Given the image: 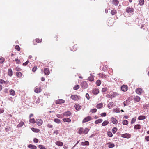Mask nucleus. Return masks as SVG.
<instances>
[{"instance_id": "6e6552de", "label": "nucleus", "mask_w": 149, "mask_h": 149, "mask_svg": "<svg viewBox=\"0 0 149 149\" xmlns=\"http://www.w3.org/2000/svg\"><path fill=\"white\" fill-rule=\"evenodd\" d=\"M121 89L123 91L125 92L128 89V87L126 85H123L121 87Z\"/></svg>"}, {"instance_id": "a18cd8bd", "label": "nucleus", "mask_w": 149, "mask_h": 149, "mask_svg": "<svg viewBox=\"0 0 149 149\" xmlns=\"http://www.w3.org/2000/svg\"><path fill=\"white\" fill-rule=\"evenodd\" d=\"M144 3V0H140L139 2V4L140 6L143 5Z\"/></svg>"}, {"instance_id": "f03ea898", "label": "nucleus", "mask_w": 149, "mask_h": 149, "mask_svg": "<svg viewBox=\"0 0 149 149\" xmlns=\"http://www.w3.org/2000/svg\"><path fill=\"white\" fill-rule=\"evenodd\" d=\"M92 120V118L90 116H88L85 118L83 120L82 123H85Z\"/></svg>"}, {"instance_id": "2eb2a0df", "label": "nucleus", "mask_w": 149, "mask_h": 149, "mask_svg": "<svg viewBox=\"0 0 149 149\" xmlns=\"http://www.w3.org/2000/svg\"><path fill=\"white\" fill-rule=\"evenodd\" d=\"M42 90L41 88L39 87L36 88L34 90V92L36 93H38L41 92Z\"/></svg>"}, {"instance_id": "09e8293b", "label": "nucleus", "mask_w": 149, "mask_h": 149, "mask_svg": "<svg viewBox=\"0 0 149 149\" xmlns=\"http://www.w3.org/2000/svg\"><path fill=\"white\" fill-rule=\"evenodd\" d=\"M101 82L100 80H97L96 82V84L98 86H99L101 84Z\"/></svg>"}, {"instance_id": "e433bc0d", "label": "nucleus", "mask_w": 149, "mask_h": 149, "mask_svg": "<svg viewBox=\"0 0 149 149\" xmlns=\"http://www.w3.org/2000/svg\"><path fill=\"white\" fill-rule=\"evenodd\" d=\"M117 130V128L116 127H114L112 129V131L113 134H115Z\"/></svg>"}, {"instance_id": "49530a36", "label": "nucleus", "mask_w": 149, "mask_h": 149, "mask_svg": "<svg viewBox=\"0 0 149 149\" xmlns=\"http://www.w3.org/2000/svg\"><path fill=\"white\" fill-rule=\"evenodd\" d=\"M117 13L116 10H113L111 11V14L112 15H114Z\"/></svg>"}, {"instance_id": "c756f323", "label": "nucleus", "mask_w": 149, "mask_h": 149, "mask_svg": "<svg viewBox=\"0 0 149 149\" xmlns=\"http://www.w3.org/2000/svg\"><path fill=\"white\" fill-rule=\"evenodd\" d=\"M55 144L60 146H62L63 145V143L62 142L60 141H56L55 142Z\"/></svg>"}, {"instance_id": "338daca9", "label": "nucleus", "mask_w": 149, "mask_h": 149, "mask_svg": "<svg viewBox=\"0 0 149 149\" xmlns=\"http://www.w3.org/2000/svg\"><path fill=\"white\" fill-rule=\"evenodd\" d=\"M15 70L16 71H21V69L19 67H17L15 68Z\"/></svg>"}, {"instance_id": "cd10ccee", "label": "nucleus", "mask_w": 149, "mask_h": 149, "mask_svg": "<svg viewBox=\"0 0 149 149\" xmlns=\"http://www.w3.org/2000/svg\"><path fill=\"white\" fill-rule=\"evenodd\" d=\"M102 121L103 120L102 119H99L95 121V124H97L101 123Z\"/></svg>"}, {"instance_id": "bf43d9fd", "label": "nucleus", "mask_w": 149, "mask_h": 149, "mask_svg": "<svg viewBox=\"0 0 149 149\" xmlns=\"http://www.w3.org/2000/svg\"><path fill=\"white\" fill-rule=\"evenodd\" d=\"M5 83L6 84V82H5L2 79H0V83L3 84Z\"/></svg>"}, {"instance_id": "c9c22d12", "label": "nucleus", "mask_w": 149, "mask_h": 149, "mask_svg": "<svg viewBox=\"0 0 149 149\" xmlns=\"http://www.w3.org/2000/svg\"><path fill=\"white\" fill-rule=\"evenodd\" d=\"M29 121L30 123H35L36 122L35 119L34 118H30Z\"/></svg>"}, {"instance_id": "aec40b11", "label": "nucleus", "mask_w": 149, "mask_h": 149, "mask_svg": "<svg viewBox=\"0 0 149 149\" xmlns=\"http://www.w3.org/2000/svg\"><path fill=\"white\" fill-rule=\"evenodd\" d=\"M103 107V104L102 103H100L98 104L96 106V107L98 109H100Z\"/></svg>"}, {"instance_id": "c85d7f7f", "label": "nucleus", "mask_w": 149, "mask_h": 149, "mask_svg": "<svg viewBox=\"0 0 149 149\" xmlns=\"http://www.w3.org/2000/svg\"><path fill=\"white\" fill-rule=\"evenodd\" d=\"M146 118V117L144 116L141 115L139 116L138 118V119L139 120L145 119Z\"/></svg>"}, {"instance_id": "4be33fe9", "label": "nucleus", "mask_w": 149, "mask_h": 149, "mask_svg": "<svg viewBox=\"0 0 149 149\" xmlns=\"http://www.w3.org/2000/svg\"><path fill=\"white\" fill-rule=\"evenodd\" d=\"M63 120L64 122L70 123L71 122V120L68 118H64Z\"/></svg>"}, {"instance_id": "423d86ee", "label": "nucleus", "mask_w": 149, "mask_h": 149, "mask_svg": "<svg viewBox=\"0 0 149 149\" xmlns=\"http://www.w3.org/2000/svg\"><path fill=\"white\" fill-rule=\"evenodd\" d=\"M81 86L83 89L86 88L88 87V84L86 81H83L81 83Z\"/></svg>"}, {"instance_id": "7c9ffc66", "label": "nucleus", "mask_w": 149, "mask_h": 149, "mask_svg": "<svg viewBox=\"0 0 149 149\" xmlns=\"http://www.w3.org/2000/svg\"><path fill=\"white\" fill-rule=\"evenodd\" d=\"M81 106H80L78 104H75V109L77 110H79L81 109Z\"/></svg>"}, {"instance_id": "a878e982", "label": "nucleus", "mask_w": 149, "mask_h": 149, "mask_svg": "<svg viewBox=\"0 0 149 149\" xmlns=\"http://www.w3.org/2000/svg\"><path fill=\"white\" fill-rule=\"evenodd\" d=\"M134 100L135 101L138 102L140 101V98L139 96H136L134 98Z\"/></svg>"}, {"instance_id": "13d9d810", "label": "nucleus", "mask_w": 149, "mask_h": 149, "mask_svg": "<svg viewBox=\"0 0 149 149\" xmlns=\"http://www.w3.org/2000/svg\"><path fill=\"white\" fill-rule=\"evenodd\" d=\"M4 111V108H0V114L3 113Z\"/></svg>"}, {"instance_id": "5701e85b", "label": "nucleus", "mask_w": 149, "mask_h": 149, "mask_svg": "<svg viewBox=\"0 0 149 149\" xmlns=\"http://www.w3.org/2000/svg\"><path fill=\"white\" fill-rule=\"evenodd\" d=\"M31 130L34 132L36 133H38L40 131V130L38 129L35 128L33 127H32L31 128Z\"/></svg>"}, {"instance_id": "dca6fc26", "label": "nucleus", "mask_w": 149, "mask_h": 149, "mask_svg": "<svg viewBox=\"0 0 149 149\" xmlns=\"http://www.w3.org/2000/svg\"><path fill=\"white\" fill-rule=\"evenodd\" d=\"M99 92V90L97 88L94 89H93L92 91L93 93L95 95L97 94Z\"/></svg>"}, {"instance_id": "ea45409f", "label": "nucleus", "mask_w": 149, "mask_h": 149, "mask_svg": "<svg viewBox=\"0 0 149 149\" xmlns=\"http://www.w3.org/2000/svg\"><path fill=\"white\" fill-rule=\"evenodd\" d=\"M54 121L55 122H56L58 124L60 123H61L60 120L58 118L55 119H54Z\"/></svg>"}, {"instance_id": "052dcab7", "label": "nucleus", "mask_w": 149, "mask_h": 149, "mask_svg": "<svg viewBox=\"0 0 149 149\" xmlns=\"http://www.w3.org/2000/svg\"><path fill=\"white\" fill-rule=\"evenodd\" d=\"M37 69V67L36 66H34L33 68H32V71L33 72H35Z\"/></svg>"}, {"instance_id": "20e7f679", "label": "nucleus", "mask_w": 149, "mask_h": 149, "mask_svg": "<svg viewBox=\"0 0 149 149\" xmlns=\"http://www.w3.org/2000/svg\"><path fill=\"white\" fill-rule=\"evenodd\" d=\"M131 136V135L128 133H125L121 135V137L127 139L130 138Z\"/></svg>"}, {"instance_id": "6e6d98bb", "label": "nucleus", "mask_w": 149, "mask_h": 149, "mask_svg": "<svg viewBox=\"0 0 149 149\" xmlns=\"http://www.w3.org/2000/svg\"><path fill=\"white\" fill-rule=\"evenodd\" d=\"M113 111L115 112H120L119 109L118 108H116L113 110Z\"/></svg>"}, {"instance_id": "0e129e2a", "label": "nucleus", "mask_w": 149, "mask_h": 149, "mask_svg": "<svg viewBox=\"0 0 149 149\" xmlns=\"http://www.w3.org/2000/svg\"><path fill=\"white\" fill-rule=\"evenodd\" d=\"M145 139L147 141H149V136H146L145 137Z\"/></svg>"}, {"instance_id": "c03bdc74", "label": "nucleus", "mask_w": 149, "mask_h": 149, "mask_svg": "<svg viewBox=\"0 0 149 149\" xmlns=\"http://www.w3.org/2000/svg\"><path fill=\"white\" fill-rule=\"evenodd\" d=\"M38 147V148L40 149H47L45 148L44 146L42 145H39Z\"/></svg>"}, {"instance_id": "5fc2aeb1", "label": "nucleus", "mask_w": 149, "mask_h": 149, "mask_svg": "<svg viewBox=\"0 0 149 149\" xmlns=\"http://www.w3.org/2000/svg\"><path fill=\"white\" fill-rule=\"evenodd\" d=\"M15 49L18 51H19L20 50V48L19 46L17 45L15 46Z\"/></svg>"}, {"instance_id": "864d4df0", "label": "nucleus", "mask_w": 149, "mask_h": 149, "mask_svg": "<svg viewBox=\"0 0 149 149\" xmlns=\"http://www.w3.org/2000/svg\"><path fill=\"white\" fill-rule=\"evenodd\" d=\"M58 35H55V36H54V38H53L54 40L55 41H58Z\"/></svg>"}, {"instance_id": "f704fd0d", "label": "nucleus", "mask_w": 149, "mask_h": 149, "mask_svg": "<svg viewBox=\"0 0 149 149\" xmlns=\"http://www.w3.org/2000/svg\"><path fill=\"white\" fill-rule=\"evenodd\" d=\"M40 99L39 97L35 99L34 102L36 104L39 103L40 102Z\"/></svg>"}, {"instance_id": "9b49d317", "label": "nucleus", "mask_w": 149, "mask_h": 149, "mask_svg": "<svg viewBox=\"0 0 149 149\" xmlns=\"http://www.w3.org/2000/svg\"><path fill=\"white\" fill-rule=\"evenodd\" d=\"M44 72L45 74L47 75L49 74L50 73L49 70L47 68H45L44 69Z\"/></svg>"}, {"instance_id": "7ed1b4c3", "label": "nucleus", "mask_w": 149, "mask_h": 149, "mask_svg": "<svg viewBox=\"0 0 149 149\" xmlns=\"http://www.w3.org/2000/svg\"><path fill=\"white\" fill-rule=\"evenodd\" d=\"M5 131L8 133V134L10 132H13V129L11 127L9 126H6L5 129Z\"/></svg>"}, {"instance_id": "f257e3e1", "label": "nucleus", "mask_w": 149, "mask_h": 149, "mask_svg": "<svg viewBox=\"0 0 149 149\" xmlns=\"http://www.w3.org/2000/svg\"><path fill=\"white\" fill-rule=\"evenodd\" d=\"M89 131V130L88 128H85L84 129L82 128H80L79 130V133L81 134H87Z\"/></svg>"}, {"instance_id": "3c124183", "label": "nucleus", "mask_w": 149, "mask_h": 149, "mask_svg": "<svg viewBox=\"0 0 149 149\" xmlns=\"http://www.w3.org/2000/svg\"><path fill=\"white\" fill-rule=\"evenodd\" d=\"M97 111V109L95 108L91 109L90 111V112L92 113H95Z\"/></svg>"}, {"instance_id": "0eeeda50", "label": "nucleus", "mask_w": 149, "mask_h": 149, "mask_svg": "<svg viewBox=\"0 0 149 149\" xmlns=\"http://www.w3.org/2000/svg\"><path fill=\"white\" fill-rule=\"evenodd\" d=\"M126 11L128 13H131L134 11V10L133 8L130 7H128L126 8Z\"/></svg>"}, {"instance_id": "393cba45", "label": "nucleus", "mask_w": 149, "mask_h": 149, "mask_svg": "<svg viewBox=\"0 0 149 149\" xmlns=\"http://www.w3.org/2000/svg\"><path fill=\"white\" fill-rule=\"evenodd\" d=\"M9 92L10 94L12 95V96H14L15 95V91L12 89H11L9 91Z\"/></svg>"}, {"instance_id": "6ab92c4d", "label": "nucleus", "mask_w": 149, "mask_h": 149, "mask_svg": "<svg viewBox=\"0 0 149 149\" xmlns=\"http://www.w3.org/2000/svg\"><path fill=\"white\" fill-rule=\"evenodd\" d=\"M28 147L29 148L32 149H36L37 147L34 145L32 144H29L28 146Z\"/></svg>"}, {"instance_id": "680f3d73", "label": "nucleus", "mask_w": 149, "mask_h": 149, "mask_svg": "<svg viewBox=\"0 0 149 149\" xmlns=\"http://www.w3.org/2000/svg\"><path fill=\"white\" fill-rule=\"evenodd\" d=\"M107 88H103L102 89V91L103 92H105L107 90Z\"/></svg>"}, {"instance_id": "f3484780", "label": "nucleus", "mask_w": 149, "mask_h": 149, "mask_svg": "<svg viewBox=\"0 0 149 149\" xmlns=\"http://www.w3.org/2000/svg\"><path fill=\"white\" fill-rule=\"evenodd\" d=\"M136 92L138 94L140 95L142 92V90L141 88H138L136 89Z\"/></svg>"}, {"instance_id": "b1692460", "label": "nucleus", "mask_w": 149, "mask_h": 149, "mask_svg": "<svg viewBox=\"0 0 149 149\" xmlns=\"http://www.w3.org/2000/svg\"><path fill=\"white\" fill-rule=\"evenodd\" d=\"M119 3V1L117 0H113L112 3L115 6H117Z\"/></svg>"}, {"instance_id": "39448f33", "label": "nucleus", "mask_w": 149, "mask_h": 149, "mask_svg": "<svg viewBox=\"0 0 149 149\" xmlns=\"http://www.w3.org/2000/svg\"><path fill=\"white\" fill-rule=\"evenodd\" d=\"M110 95L109 97L112 98L119 95V94L117 92H113V93L110 94Z\"/></svg>"}, {"instance_id": "1a4fd4ad", "label": "nucleus", "mask_w": 149, "mask_h": 149, "mask_svg": "<svg viewBox=\"0 0 149 149\" xmlns=\"http://www.w3.org/2000/svg\"><path fill=\"white\" fill-rule=\"evenodd\" d=\"M65 101L63 99H58L56 100V104H61L65 103Z\"/></svg>"}, {"instance_id": "4468645a", "label": "nucleus", "mask_w": 149, "mask_h": 149, "mask_svg": "<svg viewBox=\"0 0 149 149\" xmlns=\"http://www.w3.org/2000/svg\"><path fill=\"white\" fill-rule=\"evenodd\" d=\"M70 50L73 51H76L77 49V46L76 45H74V46L70 47Z\"/></svg>"}, {"instance_id": "de8ad7c7", "label": "nucleus", "mask_w": 149, "mask_h": 149, "mask_svg": "<svg viewBox=\"0 0 149 149\" xmlns=\"http://www.w3.org/2000/svg\"><path fill=\"white\" fill-rule=\"evenodd\" d=\"M42 41V39H40L38 38H37L36 39V41L37 43H40Z\"/></svg>"}, {"instance_id": "58836bf2", "label": "nucleus", "mask_w": 149, "mask_h": 149, "mask_svg": "<svg viewBox=\"0 0 149 149\" xmlns=\"http://www.w3.org/2000/svg\"><path fill=\"white\" fill-rule=\"evenodd\" d=\"M107 135L109 137H112L113 136V134L111 131H108L107 133Z\"/></svg>"}, {"instance_id": "69168bd1", "label": "nucleus", "mask_w": 149, "mask_h": 149, "mask_svg": "<svg viewBox=\"0 0 149 149\" xmlns=\"http://www.w3.org/2000/svg\"><path fill=\"white\" fill-rule=\"evenodd\" d=\"M136 120V119L135 118H133L131 120V123L132 124H133V123H134L135 122Z\"/></svg>"}, {"instance_id": "774afa93", "label": "nucleus", "mask_w": 149, "mask_h": 149, "mask_svg": "<svg viewBox=\"0 0 149 149\" xmlns=\"http://www.w3.org/2000/svg\"><path fill=\"white\" fill-rule=\"evenodd\" d=\"M100 115L102 117H105L106 116V113H102Z\"/></svg>"}, {"instance_id": "603ef678", "label": "nucleus", "mask_w": 149, "mask_h": 149, "mask_svg": "<svg viewBox=\"0 0 149 149\" xmlns=\"http://www.w3.org/2000/svg\"><path fill=\"white\" fill-rule=\"evenodd\" d=\"M89 80L90 81H93L94 80V78L92 76H90L88 77Z\"/></svg>"}, {"instance_id": "9d476101", "label": "nucleus", "mask_w": 149, "mask_h": 149, "mask_svg": "<svg viewBox=\"0 0 149 149\" xmlns=\"http://www.w3.org/2000/svg\"><path fill=\"white\" fill-rule=\"evenodd\" d=\"M72 115V113L71 112L69 111H67L64 112L63 113V115L65 117L70 116Z\"/></svg>"}, {"instance_id": "4c0bfd02", "label": "nucleus", "mask_w": 149, "mask_h": 149, "mask_svg": "<svg viewBox=\"0 0 149 149\" xmlns=\"http://www.w3.org/2000/svg\"><path fill=\"white\" fill-rule=\"evenodd\" d=\"M79 86L78 85H75L73 89L74 90H77L79 88Z\"/></svg>"}, {"instance_id": "4d7b16f0", "label": "nucleus", "mask_w": 149, "mask_h": 149, "mask_svg": "<svg viewBox=\"0 0 149 149\" xmlns=\"http://www.w3.org/2000/svg\"><path fill=\"white\" fill-rule=\"evenodd\" d=\"M112 103H111V102L109 103L108 105V107L109 109L111 108L112 107Z\"/></svg>"}, {"instance_id": "f8f14e48", "label": "nucleus", "mask_w": 149, "mask_h": 149, "mask_svg": "<svg viewBox=\"0 0 149 149\" xmlns=\"http://www.w3.org/2000/svg\"><path fill=\"white\" fill-rule=\"evenodd\" d=\"M36 123L37 125L40 126L42 123V121L41 119H38L36 120Z\"/></svg>"}, {"instance_id": "79ce46f5", "label": "nucleus", "mask_w": 149, "mask_h": 149, "mask_svg": "<svg viewBox=\"0 0 149 149\" xmlns=\"http://www.w3.org/2000/svg\"><path fill=\"white\" fill-rule=\"evenodd\" d=\"M24 124V122L23 121H21L19 124L17 125V127H20L22 126Z\"/></svg>"}, {"instance_id": "412c9836", "label": "nucleus", "mask_w": 149, "mask_h": 149, "mask_svg": "<svg viewBox=\"0 0 149 149\" xmlns=\"http://www.w3.org/2000/svg\"><path fill=\"white\" fill-rule=\"evenodd\" d=\"M111 120L112 123L114 124H116L118 123L117 120L114 118L112 117L111 118Z\"/></svg>"}, {"instance_id": "e2e57ef3", "label": "nucleus", "mask_w": 149, "mask_h": 149, "mask_svg": "<svg viewBox=\"0 0 149 149\" xmlns=\"http://www.w3.org/2000/svg\"><path fill=\"white\" fill-rule=\"evenodd\" d=\"M15 61H16L17 63L19 64L20 63V60L18 59V58H16L15 59Z\"/></svg>"}, {"instance_id": "2f4dec72", "label": "nucleus", "mask_w": 149, "mask_h": 149, "mask_svg": "<svg viewBox=\"0 0 149 149\" xmlns=\"http://www.w3.org/2000/svg\"><path fill=\"white\" fill-rule=\"evenodd\" d=\"M109 123V122L107 120H105L102 123V126H105L108 124Z\"/></svg>"}, {"instance_id": "8fccbe9b", "label": "nucleus", "mask_w": 149, "mask_h": 149, "mask_svg": "<svg viewBox=\"0 0 149 149\" xmlns=\"http://www.w3.org/2000/svg\"><path fill=\"white\" fill-rule=\"evenodd\" d=\"M109 144L108 146V147L109 148H112L114 147L115 146V145L113 143H108Z\"/></svg>"}, {"instance_id": "37998d69", "label": "nucleus", "mask_w": 149, "mask_h": 149, "mask_svg": "<svg viewBox=\"0 0 149 149\" xmlns=\"http://www.w3.org/2000/svg\"><path fill=\"white\" fill-rule=\"evenodd\" d=\"M128 122L127 120H125L122 122L123 124L124 125H126L128 124Z\"/></svg>"}, {"instance_id": "a211bd4d", "label": "nucleus", "mask_w": 149, "mask_h": 149, "mask_svg": "<svg viewBox=\"0 0 149 149\" xmlns=\"http://www.w3.org/2000/svg\"><path fill=\"white\" fill-rule=\"evenodd\" d=\"M8 74L10 77H11L13 75V71L11 69H9L8 71Z\"/></svg>"}, {"instance_id": "473e14b6", "label": "nucleus", "mask_w": 149, "mask_h": 149, "mask_svg": "<svg viewBox=\"0 0 149 149\" xmlns=\"http://www.w3.org/2000/svg\"><path fill=\"white\" fill-rule=\"evenodd\" d=\"M134 128L135 129H139L141 128V125L139 124L135 125Z\"/></svg>"}, {"instance_id": "bb28decb", "label": "nucleus", "mask_w": 149, "mask_h": 149, "mask_svg": "<svg viewBox=\"0 0 149 149\" xmlns=\"http://www.w3.org/2000/svg\"><path fill=\"white\" fill-rule=\"evenodd\" d=\"M130 101L129 100H127L125 101H124L123 102V104H124V106L125 107L126 106L128 105Z\"/></svg>"}, {"instance_id": "ddd939ff", "label": "nucleus", "mask_w": 149, "mask_h": 149, "mask_svg": "<svg viewBox=\"0 0 149 149\" xmlns=\"http://www.w3.org/2000/svg\"><path fill=\"white\" fill-rule=\"evenodd\" d=\"M70 98L74 101H76L77 100L78 98V96L77 95H73L71 96Z\"/></svg>"}, {"instance_id": "72a5a7b5", "label": "nucleus", "mask_w": 149, "mask_h": 149, "mask_svg": "<svg viewBox=\"0 0 149 149\" xmlns=\"http://www.w3.org/2000/svg\"><path fill=\"white\" fill-rule=\"evenodd\" d=\"M16 75L19 78H21L22 76V73L20 72H17L16 73Z\"/></svg>"}, {"instance_id": "a19ab883", "label": "nucleus", "mask_w": 149, "mask_h": 149, "mask_svg": "<svg viewBox=\"0 0 149 149\" xmlns=\"http://www.w3.org/2000/svg\"><path fill=\"white\" fill-rule=\"evenodd\" d=\"M5 61V58L3 57H1L0 58V63H3Z\"/></svg>"}]
</instances>
